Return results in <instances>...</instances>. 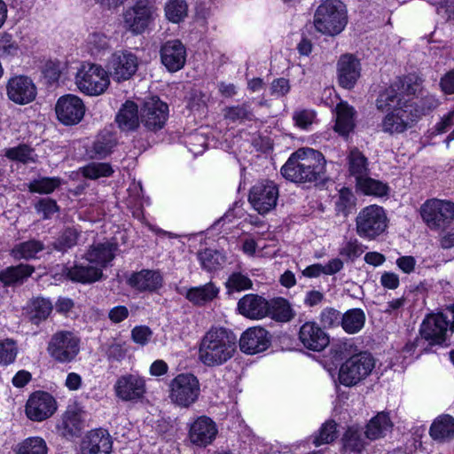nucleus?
<instances>
[{
    "label": "nucleus",
    "instance_id": "1",
    "mask_svg": "<svg viewBox=\"0 0 454 454\" xmlns=\"http://www.w3.org/2000/svg\"><path fill=\"white\" fill-rule=\"evenodd\" d=\"M325 172L324 155L312 148L298 149L281 168V174L286 179L299 184L321 180Z\"/></svg>",
    "mask_w": 454,
    "mask_h": 454
},
{
    "label": "nucleus",
    "instance_id": "64",
    "mask_svg": "<svg viewBox=\"0 0 454 454\" xmlns=\"http://www.w3.org/2000/svg\"><path fill=\"white\" fill-rule=\"evenodd\" d=\"M315 116L316 115L313 111L308 109H301L296 110L294 113L293 120L294 121L296 126L306 129L313 123Z\"/></svg>",
    "mask_w": 454,
    "mask_h": 454
},
{
    "label": "nucleus",
    "instance_id": "12",
    "mask_svg": "<svg viewBox=\"0 0 454 454\" xmlns=\"http://www.w3.org/2000/svg\"><path fill=\"white\" fill-rule=\"evenodd\" d=\"M278 199V188L272 181L264 180L255 184L249 192V202L261 215L275 208Z\"/></svg>",
    "mask_w": 454,
    "mask_h": 454
},
{
    "label": "nucleus",
    "instance_id": "32",
    "mask_svg": "<svg viewBox=\"0 0 454 454\" xmlns=\"http://www.w3.org/2000/svg\"><path fill=\"white\" fill-rule=\"evenodd\" d=\"M115 121L122 131H134L139 126L138 107L133 101H126L119 110Z\"/></svg>",
    "mask_w": 454,
    "mask_h": 454
},
{
    "label": "nucleus",
    "instance_id": "11",
    "mask_svg": "<svg viewBox=\"0 0 454 454\" xmlns=\"http://www.w3.org/2000/svg\"><path fill=\"white\" fill-rule=\"evenodd\" d=\"M156 7L151 0H137L123 12V26L134 35L142 34L154 19Z\"/></svg>",
    "mask_w": 454,
    "mask_h": 454
},
{
    "label": "nucleus",
    "instance_id": "16",
    "mask_svg": "<svg viewBox=\"0 0 454 454\" xmlns=\"http://www.w3.org/2000/svg\"><path fill=\"white\" fill-rule=\"evenodd\" d=\"M450 329V319L444 313L427 316L420 326L421 337L428 341L429 345L442 346L446 341V333Z\"/></svg>",
    "mask_w": 454,
    "mask_h": 454
},
{
    "label": "nucleus",
    "instance_id": "46",
    "mask_svg": "<svg viewBox=\"0 0 454 454\" xmlns=\"http://www.w3.org/2000/svg\"><path fill=\"white\" fill-rule=\"evenodd\" d=\"M61 184L59 177H38L28 184V190L33 193L50 194Z\"/></svg>",
    "mask_w": 454,
    "mask_h": 454
},
{
    "label": "nucleus",
    "instance_id": "43",
    "mask_svg": "<svg viewBox=\"0 0 454 454\" xmlns=\"http://www.w3.org/2000/svg\"><path fill=\"white\" fill-rule=\"evenodd\" d=\"M117 141L114 136L109 132H104L98 136L91 147V157L104 159L109 155L116 146Z\"/></svg>",
    "mask_w": 454,
    "mask_h": 454
},
{
    "label": "nucleus",
    "instance_id": "15",
    "mask_svg": "<svg viewBox=\"0 0 454 454\" xmlns=\"http://www.w3.org/2000/svg\"><path fill=\"white\" fill-rule=\"evenodd\" d=\"M58 120L64 125L78 124L85 114V105L76 95L67 94L60 97L55 106Z\"/></svg>",
    "mask_w": 454,
    "mask_h": 454
},
{
    "label": "nucleus",
    "instance_id": "57",
    "mask_svg": "<svg viewBox=\"0 0 454 454\" xmlns=\"http://www.w3.org/2000/svg\"><path fill=\"white\" fill-rule=\"evenodd\" d=\"M270 313L272 317L281 321H288L291 317V309L287 301L283 298L272 300L270 302Z\"/></svg>",
    "mask_w": 454,
    "mask_h": 454
},
{
    "label": "nucleus",
    "instance_id": "48",
    "mask_svg": "<svg viewBox=\"0 0 454 454\" xmlns=\"http://www.w3.org/2000/svg\"><path fill=\"white\" fill-rule=\"evenodd\" d=\"M188 12V5L184 0H168L165 4V15L173 22L182 21Z\"/></svg>",
    "mask_w": 454,
    "mask_h": 454
},
{
    "label": "nucleus",
    "instance_id": "58",
    "mask_svg": "<svg viewBox=\"0 0 454 454\" xmlns=\"http://www.w3.org/2000/svg\"><path fill=\"white\" fill-rule=\"evenodd\" d=\"M341 317L342 315L339 310L327 307L321 311L319 320L324 327L333 328L340 325Z\"/></svg>",
    "mask_w": 454,
    "mask_h": 454
},
{
    "label": "nucleus",
    "instance_id": "28",
    "mask_svg": "<svg viewBox=\"0 0 454 454\" xmlns=\"http://www.w3.org/2000/svg\"><path fill=\"white\" fill-rule=\"evenodd\" d=\"M360 76V63L353 55L346 54L338 61V78L341 87L351 89Z\"/></svg>",
    "mask_w": 454,
    "mask_h": 454
},
{
    "label": "nucleus",
    "instance_id": "54",
    "mask_svg": "<svg viewBox=\"0 0 454 454\" xmlns=\"http://www.w3.org/2000/svg\"><path fill=\"white\" fill-rule=\"evenodd\" d=\"M337 438V424L333 420L324 423L319 430V434L315 437L316 446L328 444Z\"/></svg>",
    "mask_w": 454,
    "mask_h": 454
},
{
    "label": "nucleus",
    "instance_id": "9",
    "mask_svg": "<svg viewBox=\"0 0 454 454\" xmlns=\"http://www.w3.org/2000/svg\"><path fill=\"white\" fill-rule=\"evenodd\" d=\"M374 366V358L370 353L353 355L340 365L339 381L346 387L356 386L371 374Z\"/></svg>",
    "mask_w": 454,
    "mask_h": 454
},
{
    "label": "nucleus",
    "instance_id": "21",
    "mask_svg": "<svg viewBox=\"0 0 454 454\" xmlns=\"http://www.w3.org/2000/svg\"><path fill=\"white\" fill-rule=\"evenodd\" d=\"M8 98L18 105H27L36 97V87L33 81L25 75L9 79L6 84Z\"/></svg>",
    "mask_w": 454,
    "mask_h": 454
},
{
    "label": "nucleus",
    "instance_id": "27",
    "mask_svg": "<svg viewBox=\"0 0 454 454\" xmlns=\"http://www.w3.org/2000/svg\"><path fill=\"white\" fill-rule=\"evenodd\" d=\"M116 249V244L108 241L93 244L89 247L82 258L89 263L100 268V270L103 272V269L106 268L114 260Z\"/></svg>",
    "mask_w": 454,
    "mask_h": 454
},
{
    "label": "nucleus",
    "instance_id": "44",
    "mask_svg": "<svg viewBox=\"0 0 454 454\" xmlns=\"http://www.w3.org/2000/svg\"><path fill=\"white\" fill-rule=\"evenodd\" d=\"M356 187L365 195L382 197L388 192V186L381 181L365 176L356 182Z\"/></svg>",
    "mask_w": 454,
    "mask_h": 454
},
{
    "label": "nucleus",
    "instance_id": "45",
    "mask_svg": "<svg viewBox=\"0 0 454 454\" xmlns=\"http://www.w3.org/2000/svg\"><path fill=\"white\" fill-rule=\"evenodd\" d=\"M356 206V198L348 188H341L335 201V210L344 217L353 212Z\"/></svg>",
    "mask_w": 454,
    "mask_h": 454
},
{
    "label": "nucleus",
    "instance_id": "13",
    "mask_svg": "<svg viewBox=\"0 0 454 454\" xmlns=\"http://www.w3.org/2000/svg\"><path fill=\"white\" fill-rule=\"evenodd\" d=\"M115 395L125 402H137L146 393L145 380L137 373L120 376L114 386Z\"/></svg>",
    "mask_w": 454,
    "mask_h": 454
},
{
    "label": "nucleus",
    "instance_id": "35",
    "mask_svg": "<svg viewBox=\"0 0 454 454\" xmlns=\"http://www.w3.org/2000/svg\"><path fill=\"white\" fill-rule=\"evenodd\" d=\"M393 427L388 412L380 411L372 418L366 425L364 434L369 440H376L383 437Z\"/></svg>",
    "mask_w": 454,
    "mask_h": 454
},
{
    "label": "nucleus",
    "instance_id": "8",
    "mask_svg": "<svg viewBox=\"0 0 454 454\" xmlns=\"http://www.w3.org/2000/svg\"><path fill=\"white\" fill-rule=\"evenodd\" d=\"M75 84L83 94L98 96L106 90L110 79L108 73L101 66L85 63L76 73Z\"/></svg>",
    "mask_w": 454,
    "mask_h": 454
},
{
    "label": "nucleus",
    "instance_id": "34",
    "mask_svg": "<svg viewBox=\"0 0 454 454\" xmlns=\"http://www.w3.org/2000/svg\"><path fill=\"white\" fill-rule=\"evenodd\" d=\"M35 271V268L28 264L20 263L10 266L0 271V282L4 286L20 285L24 283Z\"/></svg>",
    "mask_w": 454,
    "mask_h": 454
},
{
    "label": "nucleus",
    "instance_id": "47",
    "mask_svg": "<svg viewBox=\"0 0 454 454\" xmlns=\"http://www.w3.org/2000/svg\"><path fill=\"white\" fill-rule=\"evenodd\" d=\"M82 426L83 420L80 411L68 410L64 413L61 427L65 430V434L74 435L82 430Z\"/></svg>",
    "mask_w": 454,
    "mask_h": 454
},
{
    "label": "nucleus",
    "instance_id": "5",
    "mask_svg": "<svg viewBox=\"0 0 454 454\" xmlns=\"http://www.w3.org/2000/svg\"><path fill=\"white\" fill-rule=\"evenodd\" d=\"M419 212L430 231H442L454 220V202L436 198L427 199L420 205Z\"/></svg>",
    "mask_w": 454,
    "mask_h": 454
},
{
    "label": "nucleus",
    "instance_id": "36",
    "mask_svg": "<svg viewBox=\"0 0 454 454\" xmlns=\"http://www.w3.org/2000/svg\"><path fill=\"white\" fill-rule=\"evenodd\" d=\"M348 173L356 182L369 176V161L365 155L357 148H351L347 156Z\"/></svg>",
    "mask_w": 454,
    "mask_h": 454
},
{
    "label": "nucleus",
    "instance_id": "2",
    "mask_svg": "<svg viewBox=\"0 0 454 454\" xmlns=\"http://www.w3.org/2000/svg\"><path fill=\"white\" fill-rule=\"evenodd\" d=\"M236 351L235 334L223 327H213L200 340L199 359L206 366H220L231 359Z\"/></svg>",
    "mask_w": 454,
    "mask_h": 454
},
{
    "label": "nucleus",
    "instance_id": "41",
    "mask_svg": "<svg viewBox=\"0 0 454 454\" xmlns=\"http://www.w3.org/2000/svg\"><path fill=\"white\" fill-rule=\"evenodd\" d=\"M44 249V245L42 241L36 239H29L27 241L20 242L15 245L10 254L15 260H30L35 258L36 254Z\"/></svg>",
    "mask_w": 454,
    "mask_h": 454
},
{
    "label": "nucleus",
    "instance_id": "29",
    "mask_svg": "<svg viewBox=\"0 0 454 454\" xmlns=\"http://www.w3.org/2000/svg\"><path fill=\"white\" fill-rule=\"evenodd\" d=\"M111 450V437L102 429L90 432L82 444V454H110Z\"/></svg>",
    "mask_w": 454,
    "mask_h": 454
},
{
    "label": "nucleus",
    "instance_id": "39",
    "mask_svg": "<svg viewBox=\"0 0 454 454\" xmlns=\"http://www.w3.org/2000/svg\"><path fill=\"white\" fill-rule=\"evenodd\" d=\"M218 293L219 289L212 282H209L204 286L188 289L185 298L195 305H204L213 301Z\"/></svg>",
    "mask_w": 454,
    "mask_h": 454
},
{
    "label": "nucleus",
    "instance_id": "33",
    "mask_svg": "<svg viewBox=\"0 0 454 454\" xmlns=\"http://www.w3.org/2000/svg\"><path fill=\"white\" fill-rule=\"evenodd\" d=\"M336 120L334 130L340 136H348L355 128L356 111L345 102L336 106Z\"/></svg>",
    "mask_w": 454,
    "mask_h": 454
},
{
    "label": "nucleus",
    "instance_id": "52",
    "mask_svg": "<svg viewBox=\"0 0 454 454\" xmlns=\"http://www.w3.org/2000/svg\"><path fill=\"white\" fill-rule=\"evenodd\" d=\"M199 258L202 268L207 271L216 270L224 262L222 254L212 249H205L203 252H200Z\"/></svg>",
    "mask_w": 454,
    "mask_h": 454
},
{
    "label": "nucleus",
    "instance_id": "56",
    "mask_svg": "<svg viewBox=\"0 0 454 454\" xmlns=\"http://www.w3.org/2000/svg\"><path fill=\"white\" fill-rule=\"evenodd\" d=\"M82 173L87 178L97 179L101 176H111L113 169L107 163L92 162L85 166L82 168Z\"/></svg>",
    "mask_w": 454,
    "mask_h": 454
},
{
    "label": "nucleus",
    "instance_id": "49",
    "mask_svg": "<svg viewBox=\"0 0 454 454\" xmlns=\"http://www.w3.org/2000/svg\"><path fill=\"white\" fill-rule=\"evenodd\" d=\"M78 237L79 232L76 229L67 228L52 243V247L55 250L65 253L77 244Z\"/></svg>",
    "mask_w": 454,
    "mask_h": 454
},
{
    "label": "nucleus",
    "instance_id": "10",
    "mask_svg": "<svg viewBox=\"0 0 454 454\" xmlns=\"http://www.w3.org/2000/svg\"><path fill=\"white\" fill-rule=\"evenodd\" d=\"M200 395V381L192 373H180L169 383L168 397L174 404L179 407H191L198 401Z\"/></svg>",
    "mask_w": 454,
    "mask_h": 454
},
{
    "label": "nucleus",
    "instance_id": "40",
    "mask_svg": "<svg viewBox=\"0 0 454 454\" xmlns=\"http://www.w3.org/2000/svg\"><path fill=\"white\" fill-rule=\"evenodd\" d=\"M364 432L357 426L349 427L342 437L343 448L350 452H361L367 442L366 436H364Z\"/></svg>",
    "mask_w": 454,
    "mask_h": 454
},
{
    "label": "nucleus",
    "instance_id": "31",
    "mask_svg": "<svg viewBox=\"0 0 454 454\" xmlns=\"http://www.w3.org/2000/svg\"><path fill=\"white\" fill-rule=\"evenodd\" d=\"M52 309V303L49 299L38 296L27 301L24 307V313L33 325H38L49 317Z\"/></svg>",
    "mask_w": 454,
    "mask_h": 454
},
{
    "label": "nucleus",
    "instance_id": "53",
    "mask_svg": "<svg viewBox=\"0 0 454 454\" xmlns=\"http://www.w3.org/2000/svg\"><path fill=\"white\" fill-rule=\"evenodd\" d=\"M18 354V347L12 339L0 340V365L7 366L12 364Z\"/></svg>",
    "mask_w": 454,
    "mask_h": 454
},
{
    "label": "nucleus",
    "instance_id": "51",
    "mask_svg": "<svg viewBox=\"0 0 454 454\" xmlns=\"http://www.w3.org/2000/svg\"><path fill=\"white\" fill-rule=\"evenodd\" d=\"M16 454H47L45 441L41 437H30L19 444Z\"/></svg>",
    "mask_w": 454,
    "mask_h": 454
},
{
    "label": "nucleus",
    "instance_id": "30",
    "mask_svg": "<svg viewBox=\"0 0 454 454\" xmlns=\"http://www.w3.org/2000/svg\"><path fill=\"white\" fill-rule=\"evenodd\" d=\"M64 273L70 280L82 284L94 283L103 278L100 268L85 260L73 267L66 268Z\"/></svg>",
    "mask_w": 454,
    "mask_h": 454
},
{
    "label": "nucleus",
    "instance_id": "25",
    "mask_svg": "<svg viewBox=\"0 0 454 454\" xmlns=\"http://www.w3.org/2000/svg\"><path fill=\"white\" fill-rule=\"evenodd\" d=\"M299 340L302 345L313 351H322L329 344V336L315 322H306L299 332Z\"/></svg>",
    "mask_w": 454,
    "mask_h": 454
},
{
    "label": "nucleus",
    "instance_id": "7",
    "mask_svg": "<svg viewBox=\"0 0 454 454\" xmlns=\"http://www.w3.org/2000/svg\"><path fill=\"white\" fill-rule=\"evenodd\" d=\"M81 351V339L72 331L54 333L47 344L49 356L57 363L69 364L76 360Z\"/></svg>",
    "mask_w": 454,
    "mask_h": 454
},
{
    "label": "nucleus",
    "instance_id": "22",
    "mask_svg": "<svg viewBox=\"0 0 454 454\" xmlns=\"http://www.w3.org/2000/svg\"><path fill=\"white\" fill-rule=\"evenodd\" d=\"M162 65L171 73L182 69L186 61V49L179 40H170L160 47Z\"/></svg>",
    "mask_w": 454,
    "mask_h": 454
},
{
    "label": "nucleus",
    "instance_id": "37",
    "mask_svg": "<svg viewBox=\"0 0 454 454\" xmlns=\"http://www.w3.org/2000/svg\"><path fill=\"white\" fill-rule=\"evenodd\" d=\"M223 115L228 123L242 124L254 120V114L248 103L226 106L223 109Z\"/></svg>",
    "mask_w": 454,
    "mask_h": 454
},
{
    "label": "nucleus",
    "instance_id": "26",
    "mask_svg": "<svg viewBox=\"0 0 454 454\" xmlns=\"http://www.w3.org/2000/svg\"><path fill=\"white\" fill-rule=\"evenodd\" d=\"M128 285L141 293H153L163 285V278L160 271L142 270L133 272L127 279Z\"/></svg>",
    "mask_w": 454,
    "mask_h": 454
},
{
    "label": "nucleus",
    "instance_id": "62",
    "mask_svg": "<svg viewBox=\"0 0 454 454\" xmlns=\"http://www.w3.org/2000/svg\"><path fill=\"white\" fill-rule=\"evenodd\" d=\"M38 214L43 215V219L51 218L59 210L57 202L50 198L41 199L35 206Z\"/></svg>",
    "mask_w": 454,
    "mask_h": 454
},
{
    "label": "nucleus",
    "instance_id": "63",
    "mask_svg": "<svg viewBox=\"0 0 454 454\" xmlns=\"http://www.w3.org/2000/svg\"><path fill=\"white\" fill-rule=\"evenodd\" d=\"M189 150L194 154H200L205 151L207 145V137L201 133L191 134L187 142Z\"/></svg>",
    "mask_w": 454,
    "mask_h": 454
},
{
    "label": "nucleus",
    "instance_id": "55",
    "mask_svg": "<svg viewBox=\"0 0 454 454\" xmlns=\"http://www.w3.org/2000/svg\"><path fill=\"white\" fill-rule=\"evenodd\" d=\"M364 253L363 245L356 238L346 240L339 250L340 256L354 261Z\"/></svg>",
    "mask_w": 454,
    "mask_h": 454
},
{
    "label": "nucleus",
    "instance_id": "61",
    "mask_svg": "<svg viewBox=\"0 0 454 454\" xmlns=\"http://www.w3.org/2000/svg\"><path fill=\"white\" fill-rule=\"evenodd\" d=\"M63 70V65L59 61H48L45 63L43 74L47 82L51 84L58 82Z\"/></svg>",
    "mask_w": 454,
    "mask_h": 454
},
{
    "label": "nucleus",
    "instance_id": "38",
    "mask_svg": "<svg viewBox=\"0 0 454 454\" xmlns=\"http://www.w3.org/2000/svg\"><path fill=\"white\" fill-rule=\"evenodd\" d=\"M429 434L434 440L444 441L454 436V418L450 415H441L432 423Z\"/></svg>",
    "mask_w": 454,
    "mask_h": 454
},
{
    "label": "nucleus",
    "instance_id": "24",
    "mask_svg": "<svg viewBox=\"0 0 454 454\" xmlns=\"http://www.w3.org/2000/svg\"><path fill=\"white\" fill-rule=\"evenodd\" d=\"M270 344L269 333L262 327H251L239 339L240 350L253 355L266 350Z\"/></svg>",
    "mask_w": 454,
    "mask_h": 454
},
{
    "label": "nucleus",
    "instance_id": "59",
    "mask_svg": "<svg viewBox=\"0 0 454 454\" xmlns=\"http://www.w3.org/2000/svg\"><path fill=\"white\" fill-rule=\"evenodd\" d=\"M413 111L419 114V119L439 106L438 99L433 95L423 97L419 102L411 100Z\"/></svg>",
    "mask_w": 454,
    "mask_h": 454
},
{
    "label": "nucleus",
    "instance_id": "3",
    "mask_svg": "<svg viewBox=\"0 0 454 454\" xmlns=\"http://www.w3.org/2000/svg\"><path fill=\"white\" fill-rule=\"evenodd\" d=\"M421 83V79L416 74L398 77L390 87L380 93L376 99L377 109L385 111L410 106L411 97L420 92Z\"/></svg>",
    "mask_w": 454,
    "mask_h": 454
},
{
    "label": "nucleus",
    "instance_id": "4",
    "mask_svg": "<svg viewBox=\"0 0 454 454\" xmlns=\"http://www.w3.org/2000/svg\"><path fill=\"white\" fill-rule=\"evenodd\" d=\"M348 23L347 8L340 0H325L316 9L313 24L323 35L334 36L345 28Z\"/></svg>",
    "mask_w": 454,
    "mask_h": 454
},
{
    "label": "nucleus",
    "instance_id": "14",
    "mask_svg": "<svg viewBox=\"0 0 454 454\" xmlns=\"http://www.w3.org/2000/svg\"><path fill=\"white\" fill-rule=\"evenodd\" d=\"M419 120V114L410 106L397 107L386 114L381 121V129L385 133H403L411 128Z\"/></svg>",
    "mask_w": 454,
    "mask_h": 454
},
{
    "label": "nucleus",
    "instance_id": "50",
    "mask_svg": "<svg viewBox=\"0 0 454 454\" xmlns=\"http://www.w3.org/2000/svg\"><path fill=\"white\" fill-rule=\"evenodd\" d=\"M225 286L227 294H231L234 292H242L251 289L253 282L247 275L241 272H233L229 276Z\"/></svg>",
    "mask_w": 454,
    "mask_h": 454
},
{
    "label": "nucleus",
    "instance_id": "17",
    "mask_svg": "<svg viewBox=\"0 0 454 454\" xmlns=\"http://www.w3.org/2000/svg\"><path fill=\"white\" fill-rule=\"evenodd\" d=\"M217 433L215 422L206 415L199 416L188 424V439L197 447H207L211 444Z\"/></svg>",
    "mask_w": 454,
    "mask_h": 454
},
{
    "label": "nucleus",
    "instance_id": "18",
    "mask_svg": "<svg viewBox=\"0 0 454 454\" xmlns=\"http://www.w3.org/2000/svg\"><path fill=\"white\" fill-rule=\"evenodd\" d=\"M168 106L157 97H152L144 102L140 113L143 125L151 131L161 129L168 119Z\"/></svg>",
    "mask_w": 454,
    "mask_h": 454
},
{
    "label": "nucleus",
    "instance_id": "60",
    "mask_svg": "<svg viewBox=\"0 0 454 454\" xmlns=\"http://www.w3.org/2000/svg\"><path fill=\"white\" fill-rule=\"evenodd\" d=\"M5 156L12 160L27 163L32 160V150L26 145L9 148L5 151Z\"/></svg>",
    "mask_w": 454,
    "mask_h": 454
},
{
    "label": "nucleus",
    "instance_id": "23",
    "mask_svg": "<svg viewBox=\"0 0 454 454\" xmlns=\"http://www.w3.org/2000/svg\"><path fill=\"white\" fill-rule=\"evenodd\" d=\"M239 313L250 319H261L270 313V304L265 298L254 294L244 295L238 301Z\"/></svg>",
    "mask_w": 454,
    "mask_h": 454
},
{
    "label": "nucleus",
    "instance_id": "6",
    "mask_svg": "<svg viewBox=\"0 0 454 454\" xmlns=\"http://www.w3.org/2000/svg\"><path fill=\"white\" fill-rule=\"evenodd\" d=\"M355 221L356 234L366 240H374L382 235L388 223L384 208L378 205H370L362 208Z\"/></svg>",
    "mask_w": 454,
    "mask_h": 454
},
{
    "label": "nucleus",
    "instance_id": "20",
    "mask_svg": "<svg viewBox=\"0 0 454 454\" xmlns=\"http://www.w3.org/2000/svg\"><path fill=\"white\" fill-rule=\"evenodd\" d=\"M56 411V401L47 392L32 394L27 402L26 414L35 421H42L51 417Z\"/></svg>",
    "mask_w": 454,
    "mask_h": 454
},
{
    "label": "nucleus",
    "instance_id": "19",
    "mask_svg": "<svg viewBox=\"0 0 454 454\" xmlns=\"http://www.w3.org/2000/svg\"><path fill=\"white\" fill-rule=\"evenodd\" d=\"M108 69L113 78L118 82L129 80L137 70L138 59L128 51H118L112 54Z\"/></svg>",
    "mask_w": 454,
    "mask_h": 454
},
{
    "label": "nucleus",
    "instance_id": "42",
    "mask_svg": "<svg viewBox=\"0 0 454 454\" xmlns=\"http://www.w3.org/2000/svg\"><path fill=\"white\" fill-rule=\"evenodd\" d=\"M365 323V314L361 309H350L341 317L340 325L348 334L361 331Z\"/></svg>",
    "mask_w": 454,
    "mask_h": 454
}]
</instances>
